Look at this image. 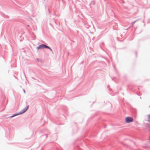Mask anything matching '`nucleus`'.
<instances>
[{"instance_id": "1", "label": "nucleus", "mask_w": 150, "mask_h": 150, "mask_svg": "<svg viewBox=\"0 0 150 150\" xmlns=\"http://www.w3.org/2000/svg\"><path fill=\"white\" fill-rule=\"evenodd\" d=\"M133 119L132 117H127L125 118V122L127 123H129L133 121Z\"/></svg>"}, {"instance_id": "2", "label": "nucleus", "mask_w": 150, "mask_h": 150, "mask_svg": "<svg viewBox=\"0 0 150 150\" xmlns=\"http://www.w3.org/2000/svg\"><path fill=\"white\" fill-rule=\"evenodd\" d=\"M47 45L44 44H42L39 45L38 47H36V49L37 50H39L41 49L46 48Z\"/></svg>"}, {"instance_id": "3", "label": "nucleus", "mask_w": 150, "mask_h": 150, "mask_svg": "<svg viewBox=\"0 0 150 150\" xmlns=\"http://www.w3.org/2000/svg\"><path fill=\"white\" fill-rule=\"evenodd\" d=\"M28 108L29 105H28L26 107L22 110L19 112L20 114H22L28 110Z\"/></svg>"}, {"instance_id": "4", "label": "nucleus", "mask_w": 150, "mask_h": 150, "mask_svg": "<svg viewBox=\"0 0 150 150\" xmlns=\"http://www.w3.org/2000/svg\"><path fill=\"white\" fill-rule=\"evenodd\" d=\"M47 47H46V48L49 49L52 52V54H54L52 50L50 48V47L47 46Z\"/></svg>"}, {"instance_id": "5", "label": "nucleus", "mask_w": 150, "mask_h": 150, "mask_svg": "<svg viewBox=\"0 0 150 150\" xmlns=\"http://www.w3.org/2000/svg\"><path fill=\"white\" fill-rule=\"evenodd\" d=\"M148 118V121L150 123V114L147 115Z\"/></svg>"}, {"instance_id": "6", "label": "nucleus", "mask_w": 150, "mask_h": 150, "mask_svg": "<svg viewBox=\"0 0 150 150\" xmlns=\"http://www.w3.org/2000/svg\"><path fill=\"white\" fill-rule=\"evenodd\" d=\"M21 115V114L20 113V112H19L18 113H15V114L13 115V116L15 117V116H17V115Z\"/></svg>"}, {"instance_id": "7", "label": "nucleus", "mask_w": 150, "mask_h": 150, "mask_svg": "<svg viewBox=\"0 0 150 150\" xmlns=\"http://www.w3.org/2000/svg\"><path fill=\"white\" fill-rule=\"evenodd\" d=\"M138 20H137L133 22H132L131 23L132 25H133L137 21H138Z\"/></svg>"}, {"instance_id": "8", "label": "nucleus", "mask_w": 150, "mask_h": 150, "mask_svg": "<svg viewBox=\"0 0 150 150\" xmlns=\"http://www.w3.org/2000/svg\"><path fill=\"white\" fill-rule=\"evenodd\" d=\"M14 117V116H13V115H12L11 116H10V118H12V117Z\"/></svg>"}, {"instance_id": "9", "label": "nucleus", "mask_w": 150, "mask_h": 150, "mask_svg": "<svg viewBox=\"0 0 150 150\" xmlns=\"http://www.w3.org/2000/svg\"><path fill=\"white\" fill-rule=\"evenodd\" d=\"M23 91H24V93H25V90H24V89H23Z\"/></svg>"}, {"instance_id": "10", "label": "nucleus", "mask_w": 150, "mask_h": 150, "mask_svg": "<svg viewBox=\"0 0 150 150\" xmlns=\"http://www.w3.org/2000/svg\"><path fill=\"white\" fill-rule=\"evenodd\" d=\"M136 55L137 56V52H136Z\"/></svg>"}, {"instance_id": "11", "label": "nucleus", "mask_w": 150, "mask_h": 150, "mask_svg": "<svg viewBox=\"0 0 150 150\" xmlns=\"http://www.w3.org/2000/svg\"><path fill=\"white\" fill-rule=\"evenodd\" d=\"M149 142H150V138H149Z\"/></svg>"}, {"instance_id": "12", "label": "nucleus", "mask_w": 150, "mask_h": 150, "mask_svg": "<svg viewBox=\"0 0 150 150\" xmlns=\"http://www.w3.org/2000/svg\"><path fill=\"white\" fill-rule=\"evenodd\" d=\"M54 22H55V23L56 24V22H55V21H54Z\"/></svg>"}, {"instance_id": "13", "label": "nucleus", "mask_w": 150, "mask_h": 150, "mask_svg": "<svg viewBox=\"0 0 150 150\" xmlns=\"http://www.w3.org/2000/svg\"><path fill=\"white\" fill-rule=\"evenodd\" d=\"M109 87V86H108V87Z\"/></svg>"}, {"instance_id": "14", "label": "nucleus", "mask_w": 150, "mask_h": 150, "mask_svg": "<svg viewBox=\"0 0 150 150\" xmlns=\"http://www.w3.org/2000/svg\"><path fill=\"white\" fill-rule=\"evenodd\" d=\"M149 107L150 108V105L149 106Z\"/></svg>"}]
</instances>
